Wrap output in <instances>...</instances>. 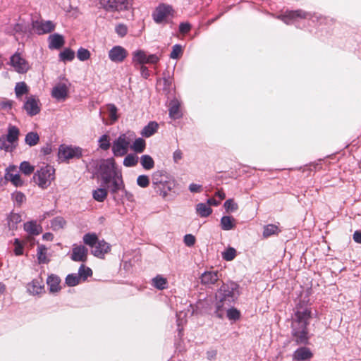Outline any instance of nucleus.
I'll return each mask as SVG.
<instances>
[{
	"instance_id": "obj_56",
	"label": "nucleus",
	"mask_w": 361,
	"mask_h": 361,
	"mask_svg": "<svg viewBox=\"0 0 361 361\" xmlns=\"http://www.w3.org/2000/svg\"><path fill=\"white\" fill-rule=\"evenodd\" d=\"M115 31L118 36L123 37L126 35L128 32V27L125 24L119 23L116 26Z\"/></svg>"
},
{
	"instance_id": "obj_22",
	"label": "nucleus",
	"mask_w": 361,
	"mask_h": 361,
	"mask_svg": "<svg viewBox=\"0 0 361 361\" xmlns=\"http://www.w3.org/2000/svg\"><path fill=\"white\" fill-rule=\"evenodd\" d=\"M200 279L202 285L215 284L219 279V272L217 271H205L201 274Z\"/></svg>"
},
{
	"instance_id": "obj_50",
	"label": "nucleus",
	"mask_w": 361,
	"mask_h": 361,
	"mask_svg": "<svg viewBox=\"0 0 361 361\" xmlns=\"http://www.w3.org/2000/svg\"><path fill=\"white\" fill-rule=\"evenodd\" d=\"M77 57L81 61H85L90 59V52L87 49L80 47L77 51Z\"/></svg>"
},
{
	"instance_id": "obj_19",
	"label": "nucleus",
	"mask_w": 361,
	"mask_h": 361,
	"mask_svg": "<svg viewBox=\"0 0 361 361\" xmlns=\"http://www.w3.org/2000/svg\"><path fill=\"white\" fill-rule=\"evenodd\" d=\"M88 250L84 245H73L71 259L74 262H85Z\"/></svg>"
},
{
	"instance_id": "obj_48",
	"label": "nucleus",
	"mask_w": 361,
	"mask_h": 361,
	"mask_svg": "<svg viewBox=\"0 0 361 361\" xmlns=\"http://www.w3.org/2000/svg\"><path fill=\"white\" fill-rule=\"evenodd\" d=\"M99 147L102 150H107L111 146L110 140L109 135L104 134L99 138Z\"/></svg>"
},
{
	"instance_id": "obj_3",
	"label": "nucleus",
	"mask_w": 361,
	"mask_h": 361,
	"mask_svg": "<svg viewBox=\"0 0 361 361\" xmlns=\"http://www.w3.org/2000/svg\"><path fill=\"white\" fill-rule=\"evenodd\" d=\"M152 188L159 196L167 197L176 186L175 179L164 170H158L152 175Z\"/></svg>"
},
{
	"instance_id": "obj_5",
	"label": "nucleus",
	"mask_w": 361,
	"mask_h": 361,
	"mask_svg": "<svg viewBox=\"0 0 361 361\" xmlns=\"http://www.w3.org/2000/svg\"><path fill=\"white\" fill-rule=\"evenodd\" d=\"M174 10L172 6L166 4H159L152 12V17L157 24H166L172 22Z\"/></svg>"
},
{
	"instance_id": "obj_35",
	"label": "nucleus",
	"mask_w": 361,
	"mask_h": 361,
	"mask_svg": "<svg viewBox=\"0 0 361 361\" xmlns=\"http://www.w3.org/2000/svg\"><path fill=\"white\" fill-rule=\"evenodd\" d=\"M108 195L107 190L104 188H97L92 192L94 200L99 202H103Z\"/></svg>"
},
{
	"instance_id": "obj_49",
	"label": "nucleus",
	"mask_w": 361,
	"mask_h": 361,
	"mask_svg": "<svg viewBox=\"0 0 361 361\" xmlns=\"http://www.w3.org/2000/svg\"><path fill=\"white\" fill-rule=\"evenodd\" d=\"M20 170L26 176H29L33 173L35 167L32 166L28 161H23L20 164Z\"/></svg>"
},
{
	"instance_id": "obj_55",
	"label": "nucleus",
	"mask_w": 361,
	"mask_h": 361,
	"mask_svg": "<svg viewBox=\"0 0 361 361\" xmlns=\"http://www.w3.org/2000/svg\"><path fill=\"white\" fill-rule=\"evenodd\" d=\"M149 178L147 175H140L137 178V184L142 188L149 186Z\"/></svg>"
},
{
	"instance_id": "obj_13",
	"label": "nucleus",
	"mask_w": 361,
	"mask_h": 361,
	"mask_svg": "<svg viewBox=\"0 0 361 361\" xmlns=\"http://www.w3.org/2000/svg\"><path fill=\"white\" fill-rule=\"evenodd\" d=\"M82 155V149L80 147L61 145L59 150L60 159L68 160L71 159H79Z\"/></svg>"
},
{
	"instance_id": "obj_34",
	"label": "nucleus",
	"mask_w": 361,
	"mask_h": 361,
	"mask_svg": "<svg viewBox=\"0 0 361 361\" xmlns=\"http://www.w3.org/2000/svg\"><path fill=\"white\" fill-rule=\"evenodd\" d=\"M39 141V136L36 132H29L25 137V142L30 147L35 146Z\"/></svg>"
},
{
	"instance_id": "obj_8",
	"label": "nucleus",
	"mask_w": 361,
	"mask_h": 361,
	"mask_svg": "<svg viewBox=\"0 0 361 361\" xmlns=\"http://www.w3.org/2000/svg\"><path fill=\"white\" fill-rule=\"evenodd\" d=\"M100 6L106 12H121L130 10L133 0H99Z\"/></svg>"
},
{
	"instance_id": "obj_36",
	"label": "nucleus",
	"mask_w": 361,
	"mask_h": 361,
	"mask_svg": "<svg viewBox=\"0 0 361 361\" xmlns=\"http://www.w3.org/2000/svg\"><path fill=\"white\" fill-rule=\"evenodd\" d=\"M47 247L43 245H38L37 256L39 264H46L49 262L47 257Z\"/></svg>"
},
{
	"instance_id": "obj_32",
	"label": "nucleus",
	"mask_w": 361,
	"mask_h": 361,
	"mask_svg": "<svg viewBox=\"0 0 361 361\" xmlns=\"http://www.w3.org/2000/svg\"><path fill=\"white\" fill-rule=\"evenodd\" d=\"M7 225L9 230H14L17 228L18 224L21 221V216L18 213L11 212L7 217Z\"/></svg>"
},
{
	"instance_id": "obj_62",
	"label": "nucleus",
	"mask_w": 361,
	"mask_h": 361,
	"mask_svg": "<svg viewBox=\"0 0 361 361\" xmlns=\"http://www.w3.org/2000/svg\"><path fill=\"white\" fill-rule=\"evenodd\" d=\"M183 158V153L181 150L176 149L173 154V159L175 163H178Z\"/></svg>"
},
{
	"instance_id": "obj_38",
	"label": "nucleus",
	"mask_w": 361,
	"mask_h": 361,
	"mask_svg": "<svg viewBox=\"0 0 361 361\" xmlns=\"http://www.w3.org/2000/svg\"><path fill=\"white\" fill-rule=\"evenodd\" d=\"M140 164L145 170H150L154 166V161L153 159L148 154L141 156Z\"/></svg>"
},
{
	"instance_id": "obj_51",
	"label": "nucleus",
	"mask_w": 361,
	"mask_h": 361,
	"mask_svg": "<svg viewBox=\"0 0 361 361\" xmlns=\"http://www.w3.org/2000/svg\"><path fill=\"white\" fill-rule=\"evenodd\" d=\"M236 255V251L233 247L227 248L224 252H222L223 258L226 261L233 260Z\"/></svg>"
},
{
	"instance_id": "obj_25",
	"label": "nucleus",
	"mask_w": 361,
	"mask_h": 361,
	"mask_svg": "<svg viewBox=\"0 0 361 361\" xmlns=\"http://www.w3.org/2000/svg\"><path fill=\"white\" fill-rule=\"evenodd\" d=\"M68 94V87L65 84H59L53 87L51 96L57 100H64Z\"/></svg>"
},
{
	"instance_id": "obj_16",
	"label": "nucleus",
	"mask_w": 361,
	"mask_h": 361,
	"mask_svg": "<svg viewBox=\"0 0 361 361\" xmlns=\"http://www.w3.org/2000/svg\"><path fill=\"white\" fill-rule=\"evenodd\" d=\"M128 56L127 50L121 46L113 47L108 53L109 59L114 63L123 62Z\"/></svg>"
},
{
	"instance_id": "obj_64",
	"label": "nucleus",
	"mask_w": 361,
	"mask_h": 361,
	"mask_svg": "<svg viewBox=\"0 0 361 361\" xmlns=\"http://www.w3.org/2000/svg\"><path fill=\"white\" fill-rule=\"evenodd\" d=\"M202 190V185L196 183H191L189 185V190L191 192H200Z\"/></svg>"
},
{
	"instance_id": "obj_37",
	"label": "nucleus",
	"mask_w": 361,
	"mask_h": 361,
	"mask_svg": "<svg viewBox=\"0 0 361 361\" xmlns=\"http://www.w3.org/2000/svg\"><path fill=\"white\" fill-rule=\"evenodd\" d=\"M59 56L61 61H71L75 58V52L70 48H66L63 51L60 52Z\"/></svg>"
},
{
	"instance_id": "obj_63",
	"label": "nucleus",
	"mask_w": 361,
	"mask_h": 361,
	"mask_svg": "<svg viewBox=\"0 0 361 361\" xmlns=\"http://www.w3.org/2000/svg\"><path fill=\"white\" fill-rule=\"evenodd\" d=\"M122 196L125 197L128 202H133L135 201L134 195L131 192L127 191L125 188L124 190L122 191Z\"/></svg>"
},
{
	"instance_id": "obj_11",
	"label": "nucleus",
	"mask_w": 361,
	"mask_h": 361,
	"mask_svg": "<svg viewBox=\"0 0 361 361\" xmlns=\"http://www.w3.org/2000/svg\"><path fill=\"white\" fill-rule=\"evenodd\" d=\"M130 141L126 134H121L112 143L111 150L115 157H123L128 151Z\"/></svg>"
},
{
	"instance_id": "obj_24",
	"label": "nucleus",
	"mask_w": 361,
	"mask_h": 361,
	"mask_svg": "<svg viewBox=\"0 0 361 361\" xmlns=\"http://www.w3.org/2000/svg\"><path fill=\"white\" fill-rule=\"evenodd\" d=\"M49 49H60L65 44V39L63 35L54 33L50 35L48 37Z\"/></svg>"
},
{
	"instance_id": "obj_42",
	"label": "nucleus",
	"mask_w": 361,
	"mask_h": 361,
	"mask_svg": "<svg viewBox=\"0 0 361 361\" xmlns=\"http://www.w3.org/2000/svg\"><path fill=\"white\" fill-rule=\"evenodd\" d=\"M138 157L135 154H128L123 159V165L126 167L135 166L138 162Z\"/></svg>"
},
{
	"instance_id": "obj_6",
	"label": "nucleus",
	"mask_w": 361,
	"mask_h": 361,
	"mask_svg": "<svg viewBox=\"0 0 361 361\" xmlns=\"http://www.w3.org/2000/svg\"><path fill=\"white\" fill-rule=\"evenodd\" d=\"M33 178L39 188H47L55 178V170L49 165L45 166L35 173Z\"/></svg>"
},
{
	"instance_id": "obj_61",
	"label": "nucleus",
	"mask_w": 361,
	"mask_h": 361,
	"mask_svg": "<svg viewBox=\"0 0 361 361\" xmlns=\"http://www.w3.org/2000/svg\"><path fill=\"white\" fill-rule=\"evenodd\" d=\"M14 252L16 255H21L23 252V247L20 244L18 239L15 240V249Z\"/></svg>"
},
{
	"instance_id": "obj_39",
	"label": "nucleus",
	"mask_w": 361,
	"mask_h": 361,
	"mask_svg": "<svg viewBox=\"0 0 361 361\" xmlns=\"http://www.w3.org/2000/svg\"><path fill=\"white\" fill-rule=\"evenodd\" d=\"M78 276L81 281H85L87 279L92 275V271L90 267L81 264L78 269Z\"/></svg>"
},
{
	"instance_id": "obj_58",
	"label": "nucleus",
	"mask_w": 361,
	"mask_h": 361,
	"mask_svg": "<svg viewBox=\"0 0 361 361\" xmlns=\"http://www.w3.org/2000/svg\"><path fill=\"white\" fill-rule=\"evenodd\" d=\"M184 243L188 247H192L195 243V238L192 234H186L183 239Z\"/></svg>"
},
{
	"instance_id": "obj_14",
	"label": "nucleus",
	"mask_w": 361,
	"mask_h": 361,
	"mask_svg": "<svg viewBox=\"0 0 361 361\" xmlns=\"http://www.w3.org/2000/svg\"><path fill=\"white\" fill-rule=\"evenodd\" d=\"M23 109L30 116H34L40 112V102L35 95L27 97L23 104Z\"/></svg>"
},
{
	"instance_id": "obj_4",
	"label": "nucleus",
	"mask_w": 361,
	"mask_h": 361,
	"mask_svg": "<svg viewBox=\"0 0 361 361\" xmlns=\"http://www.w3.org/2000/svg\"><path fill=\"white\" fill-rule=\"evenodd\" d=\"M83 242L92 248V254L99 258H103L110 251V245L104 240H99L94 233H87L83 235Z\"/></svg>"
},
{
	"instance_id": "obj_60",
	"label": "nucleus",
	"mask_w": 361,
	"mask_h": 361,
	"mask_svg": "<svg viewBox=\"0 0 361 361\" xmlns=\"http://www.w3.org/2000/svg\"><path fill=\"white\" fill-rule=\"evenodd\" d=\"M160 60V56L157 54H153L147 55V64H156Z\"/></svg>"
},
{
	"instance_id": "obj_40",
	"label": "nucleus",
	"mask_w": 361,
	"mask_h": 361,
	"mask_svg": "<svg viewBox=\"0 0 361 361\" xmlns=\"http://www.w3.org/2000/svg\"><path fill=\"white\" fill-rule=\"evenodd\" d=\"M226 317L230 321L235 322L240 317V312L232 305L231 307L226 308L225 310Z\"/></svg>"
},
{
	"instance_id": "obj_46",
	"label": "nucleus",
	"mask_w": 361,
	"mask_h": 361,
	"mask_svg": "<svg viewBox=\"0 0 361 361\" xmlns=\"http://www.w3.org/2000/svg\"><path fill=\"white\" fill-rule=\"evenodd\" d=\"M28 87L25 82H17L15 87V93L17 98H20L23 94L27 93Z\"/></svg>"
},
{
	"instance_id": "obj_45",
	"label": "nucleus",
	"mask_w": 361,
	"mask_h": 361,
	"mask_svg": "<svg viewBox=\"0 0 361 361\" xmlns=\"http://www.w3.org/2000/svg\"><path fill=\"white\" fill-rule=\"evenodd\" d=\"M280 231L279 227L274 224H268L264 227L263 236L265 238L276 234Z\"/></svg>"
},
{
	"instance_id": "obj_26",
	"label": "nucleus",
	"mask_w": 361,
	"mask_h": 361,
	"mask_svg": "<svg viewBox=\"0 0 361 361\" xmlns=\"http://www.w3.org/2000/svg\"><path fill=\"white\" fill-rule=\"evenodd\" d=\"M60 278L55 274H51L47 277V283L51 293H56L60 290Z\"/></svg>"
},
{
	"instance_id": "obj_1",
	"label": "nucleus",
	"mask_w": 361,
	"mask_h": 361,
	"mask_svg": "<svg viewBox=\"0 0 361 361\" xmlns=\"http://www.w3.org/2000/svg\"><path fill=\"white\" fill-rule=\"evenodd\" d=\"M312 317L308 307H297L291 318L290 334L293 341L298 345L309 343L310 336L307 326Z\"/></svg>"
},
{
	"instance_id": "obj_17",
	"label": "nucleus",
	"mask_w": 361,
	"mask_h": 361,
	"mask_svg": "<svg viewBox=\"0 0 361 361\" xmlns=\"http://www.w3.org/2000/svg\"><path fill=\"white\" fill-rule=\"evenodd\" d=\"M5 179L11 181L16 187H21L24 183L16 166H10L6 169Z\"/></svg>"
},
{
	"instance_id": "obj_57",
	"label": "nucleus",
	"mask_w": 361,
	"mask_h": 361,
	"mask_svg": "<svg viewBox=\"0 0 361 361\" xmlns=\"http://www.w3.org/2000/svg\"><path fill=\"white\" fill-rule=\"evenodd\" d=\"M24 26L20 23H15L12 29H6V32L10 35H15L16 33L22 32L23 31Z\"/></svg>"
},
{
	"instance_id": "obj_12",
	"label": "nucleus",
	"mask_w": 361,
	"mask_h": 361,
	"mask_svg": "<svg viewBox=\"0 0 361 361\" xmlns=\"http://www.w3.org/2000/svg\"><path fill=\"white\" fill-rule=\"evenodd\" d=\"M32 27L36 34L42 35L54 31L56 27V24L51 20H44L40 19L32 20Z\"/></svg>"
},
{
	"instance_id": "obj_53",
	"label": "nucleus",
	"mask_w": 361,
	"mask_h": 361,
	"mask_svg": "<svg viewBox=\"0 0 361 361\" xmlns=\"http://www.w3.org/2000/svg\"><path fill=\"white\" fill-rule=\"evenodd\" d=\"M183 53L182 46L176 44L173 46L172 51L170 54V57L173 59H178Z\"/></svg>"
},
{
	"instance_id": "obj_31",
	"label": "nucleus",
	"mask_w": 361,
	"mask_h": 361,
	"mask_svg": "<svg viewBox=\"0 0 361 361\" xmlns=\"http://www.w3.org/2000/svg\"><path fill=\"white\" fill-rule=\"evenodd\" d=\"M159 125L156 121H150L142 128L141 135L143 137H149L157 131Z\"/></svg>"
},
{
	"instance_id": "obj_54",
	"label": "nucleus",
	"mask_w": 361,
	"mask_h": 361,
	"mask_svg": "<svg viewBox=\"0 0 361 361\" xmlns=\"http://www.w3.org/2000/svg\"><path fill=\"white\" fill-rule=\"evenodd\" d=\"M106 106H107V110H108V113H109V116L110 117V118L113 121H116L118 119L117 107L114 104H107Z\"/></svg>"
},
{
	"instance_id": "obj_27",
	"label": "nucleus",
	"mask_w": 361,
	"mask_h": 361,
	"mask_svg": "<svg viewBox=\"0 0 361 361\" xmlns=\"http://www.w3.org/2000/svg\"><path fill=\"white\" fill-rule=\"evenodd\" d=\"M24 230L30 235H37L42 232V228L36 221H31L24 224Z\"/></svg>"
},
{
	"instance_id": "obj_28",
	"label": "nucleus",
	"mask_w": 361,
	"mask_h": 361,
	"mask_svg": "<svg viewBox=\"0 0 361 361\" xmlns=\"http://www.w3.org/2000/svg\"><path fill=\"white\" fill-rule=\"evenodd\" d=\"M152 286L155 288L162 290L168 288L167 279L158 274L152 279Z\"/></svg>"
},
{
	"instance_id": "obj_44",
	"label": "nucleus",
	"mask_w": 361,
	"mask_h": 361,
	"mask_svg": "<svg viewBox=\"0 0 361 361\" xmlns=\"http://www.w3.org/2000/svg\"><path fill=\"white\" fill-rule=\"evenodd\" d=\"M65 281L67 286L70 287L75 286L81 282L80 276L75 273L68 274Z\"/></svg>"
},
{
	"instance_id": "obj_47",
	"label": "nucleus",
	"mask_w": 361,
	"mask_h": 361,
	"mask_svg": "<svg viewBox=\"0 0 361 361\" xmlns=\"http://www.w3.org/2000/svg\"><path fill=\"white\" fill-rule=\"evenodd\" d=\"M65 224L66 221L61 216H56L51 221V227L55 231L63 228Z\"/></svg>"
},
{
	"instance_id": "obj_29",
	"label": "nucleus",
	"mask_w": 361,
	"mask_h": 361,
	"mask_svg": "<svg viewBox=\"0 0 361 361\" xmlns=\"http://www.w3.org/2000/svg\"><path fill=\"white\" fill-rule=\"evenodd\" d=\"M133 62L135 64L144 66L147 63V53L142 49H138L133 53Z\"/></svg>"
},
{
	"instance_id": "obj_10",
	"label": "nucleus",
	"mask_w": 361,
	"mask_h": 361,
	"mask_svg": "<svg viewBox=\"0 0 361 361\" xmlns=\"http://www.w3.org/2000/svg\"><path fill=\"white\" fill-rule=\"evenodd\" d=\"M311 17V14L302 10L286 11L284 13L277 16L287 25L296 24L301 19H307Z\"/></svg>"
},
{
	"instance_id": "obj_30",
	"label": "nucleus",
	"mask_w": 361,
	"mask_h": 361,
	"mask_svg": "<svg viewBox=\"0 0 361 361\" xmlns=\"http://www.w3.org/2000/svg\"><path fill=\"white\" fill-rule=\"evenodd\" d=\"M235 219L231 216H224L221 219L220 226L224 231H230L235 227Z\"/></svg>"
},
{
	"instance_id": "obj_52",
	"label": "nucleus",
	"mask_w": 361,
	"mask_h": 361,
	"mask_svg": "<svg viewBox=\"0 0 361 361\" xmlns=\"http://www.w3.org/2000/svg\"><path fill=\"white\" fill-rule=\"evenodd\" d=\"M224 207L227 212H233L238 209L237 203H235L232 199L227 200L224 202Z\"/></svg>"
},
{
	"instance_id": "obj_59",
	"label": "nucleus",
	"mask_w": 361,
	"mask_h": 361,
	"mask_svg": "<svg viewBox=\"0 0 361 361\" xmlns=\"http://www.w3.org/2000/svg\"><path fill=\"white\" fill-rule=\"evenodd\" d=\"M191 30V25L189 23H180L179 25V32L181 34H187Z\"/></svg>"
},
{
	"instance_id": "obj_18",
	"label": "nucleus",
	"mask_w": 361,
	"mask_h": 361,
	"mask_svg": "<svg viewBox=\"0 0 361 361\" xmlns=\"http://www.w3.org/2000/svg\"><path fill=\"white\" fill-rule=\"evenodd\" d=\"M181 102L178 98L171 99L169 104V115L173 120L179 119L183 116L180 109Z\"/></svg>"
},
{
	"instance_id": "obj_9",
	"label": "nucleus",
	"mask_w": 361,
	"mask_h": 361,
	"mask_svg": "<svg viewBox=\"0 0 361 361\" xmlns=\"http://www.w3.org/2000/svg\"><path fill=\"white\" fill-rule=\"evenodd\" d=\"M20 135L19 128L13 125L9 124L8 126L6 140L1 142V149L6 152H12L18 146V137Z\"/></svg>"
},
{
	"instance_id": "obj_43",
	"label": "nucleus",
	"mask_w": 361,
	"mask_h": 361,
	"mask_svg": "<svg viewBox=\"0 0 361 361\" xmlns=\"http://www.w3.org/2000/svg\"><path fill=\"white\" fill-rule=\"evenodd\" d=\"M11 198L14 204L18 207L21 206L26 200L25 195L20 191L13 192L11 194Z\"/></svg>"
},
{
	"instance_id": "obj_15",
	"label": "nucleus",
	"mask_w": 361,
	"mask_h": 361,
	"mask_svg": "<svg viewBox=\"0 0 361 361\" xmlns=\"http://www.w3.org/2000/svg\"><path fill=\"white\" fill-rule=\"evenodd\" d=\"M10 62L14 70L20 74L25 73L30 69L29 63L18 53L11 56Z\"/></svg>"
},
{
	"instance_id": "obj_41",
	"label": "nucleus",
	"mask_w": 361,
	"mask_h": 361,
	"mask_svg": "<svg viewBox=\"0 0 361 361\" xmlns=\"http://www.w3.org/2000/svg\"><path fill=\"white\" fill-rule=\"evenodd\" d=\"M146 143L144 139L138 137L134 141L131 148L137 153H142L145 149Z\"/></svg>"
},
{
	"instance_id": "obj_33",
	"label": "nucleus",
	"mask_w": 361,
	"mask_h": 361,
	"mask_svg": "<svg viewBox=\"0 0 361 361\" xmlns=\"http://www.w3.org/2000/svg\"><path fill=\"white\" fill-rule=\"evenodd\" d=\"M196 213L202 218L208 217L212 213V209L206 203H198L195 207Z\"/></svg>"
},
{
	"instance_id": "obj_23",
	"label": "nucleus",
	"mask_w": 361,
	"mask_h": 361,
	"mask_svg": "<svg viewBox=\"0 0 361 361\" xmlns=\"http://www.w3.org/2000/svg\"><path fill=\"white\" fill-rule=\"evenodd\" d=\"M312 357L311 350L305 346L298 348L293 354V359L296 361H309Z\"/></svg>"
},
{
	"instance_id": "obj_2",
	"label": "nucleus",
	"mask_w": 361,
	"mask_h": 361,
	"mask_svg": "<svg viewBox=\"0 0 361 361\" xmlns=\"http://www.w3.org/2000/svg\"><path fill=\"white\" fill-rule=\"evenodd\" d=\"M240 286L234 281L224 283L215 295V312L218 318H223L225 310L234 305L240 296Z\"/></svg>"
},
{
	"instance_id": "obj_20",
	"label": "nucleus",
	"mask_w": 361,
	"mask_h": 361,
	"mask_svg": "<svg viewBox=\"0 0 361 361\" xmlns=\"http://www.w3.org/2000/svg\"><path fill=\"white\" fill-rule=\"evenodd\" d=\"M44 287L43 279L38 277L27 284V290L30 295H37L42 293Z\"/></svg>"
},
{
	"instance_id": "obj_21",
	"label": "nucleus",
	"mask_w": 361,
	"mask_h": 361,
	"mask_svg": "<svg viewBox=\"0 0 361 361\" xmlns=\"http://www.w3.org/2000/svg\"><path fill=\"white\" fill-rule=\"evenodd\" d=\"M109 183H111L110 185H109V191L114 195V198L116 199L115 195L117 192L119 191L122 192L125 188L121 173H120L114 176Z\"/></svg>"
},
{
	"instance_id": "obj_7",
	"label": "nucleus",
	"mask_w": 361,
	"mask_h": 361,
	"mask_svg": "<svg viewBox=\"0 0 361 361\" xmlns=\"http://www.w3.org/2000/svg\"><path fill=\"white\" fill-rule=\"evenodd\" d=\"M99 171L104 186L108 185L112 178L120 173L116 171L115 162L112 158L103 160L99 165Z\"/></svg>"
}]
</instances>
